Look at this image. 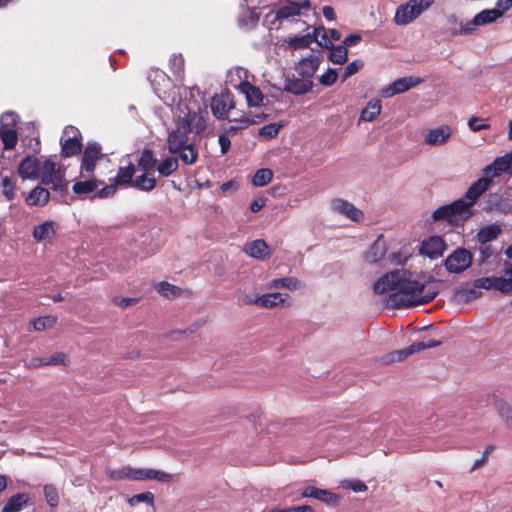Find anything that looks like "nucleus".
<instances>
[{"label": "nucleus", "instance_id": "1", "mask_svg": "<svg viewBox=\"0 0 512 512\" xmlns=\"http://www.w3.org/2000/svg\"><path fill=\"white\" fill-rule=\"evenodd\" d=\"M407 269H396L380 277L373 285L375 294L390 293L389 302L399 307L423 305L431 302L439 293L437 281L430 276L427 283L412 278Z\"/></svg>", "mask_w": 512, "mask_h": 512}, {"label": "nucleus", "instance_id": "2", "mask_svg": "<svg viewBox=\"0 0 512 512\" xmlns=\"http://www.w3.org/2000/svg\"><path fill=\"white\" fill-rule=\"evenodd\" d=\"M473 215V210H469V205L460 199L450 204L438 207L432 213L435 222H446L452 227H462Z\"/></svg>", "mask_w": 512, "mask_h": 512}, {"label": "nucleus", "instance_id": "3", "mask_svg": "<svg viewBox=\"0 0 512 512\" xmlns=\"http://www.w3.org/2000/svg\"><path fill=\"white\" fill-rule=\"evenodd\" d=\"M157 162L150 149H144L141 152L137 166L143 173L135 178V189L150 192L156 187L154 172L157 169Z\"/></svg>", "mask_w": 512, "mask_h": 512}, {"label": "nucleus", "instance_id": "4", "mask_svg": "<svg viewBox=\"0 0 512 512\" xmlns=\"http://www.w3.org/2000/svg\"><path fill=\"white\" fill-rule=\"evenodd\" d=\"M39 177L43 185L49 186L54 192L65 197L68 191L69 181L66 179L65 170H62L57 163L45 160L40 168Z\"/></svg>", "mask_w": 512, "mask_h": 512}, {"label": "nucleus", "instance_id": "5", "mask_svg": "<svg viewBox=\"0 0 512 512\" xmlns=\"http://www.w3.org/2000/svg\"><path fill=\"white\" fill-rule=\"evenodd\" d=\"M500 17L501 15L498 10L486 9L476 14L472 21L463 24L462 22H458L456 15L452 14L448 17V22L458 27L450 28V33L454 36L470 34L475 30V26L492 23Z\"/></svg>", "mask_w": 512, "mask_h": 512}, {"label": "nucleus", "instance_id": "6", "mask_svg": "<svg viewBox=\"0 0 512 512\" xmlns=\"http://www.w3.org/2000/svg\"><path fill=\"white\" fill-rule=\"evenodd\" d=\"M435 0H409L396 9L394 22L397 25H407L416 20L423 12L429 9Z\"/></svg>", "mask_w": 512, "mask_h": 512}, {"label": "nucleus", "instance_id": "7", "mask_svg": "<svg viewBox=\"0 0 512 512\" xmlns=\"http://www.w3.org/2000/svg\"><path fill=\"white\" fill-rule=\"evenodd\" d=\"M115 479H131V480H148L153 479L159 482L167 483L172 480V475L156 469H134L124 467L116 475H112Z\"/></svg>", "mask_w": 512, "mask_h": 512}, {"label": "nucleus", "instance_id": "8", "mask_svg": "<svg viewBox=\"0 0 512 512\" xmlns=\"http://www.w3.org/2000/svg\"><path fill=\"white\" fill-rule=\"evenodd\" d=\"M191 130L189 129V123L179 117L175 123V129H173L167 139V147L168 150L175 154L178 153L185 145L189 143V134Z\"/></svg>", "mask_w": 512, "mask_h": 512}, {"label": "nucleus", "instance_id": "9", "mask_svg": "<svg viewBox=\"0 0 512 512\" xmlns=\"http://www.w3.org/2000/svg\"><path fill=\"white\" fill-rule=\"evenodd\" d=\"M61 143V156L69 158L78 155L82 150V134L74 126H66L63 132Z\"/></svg>", "mask_w": 512, "mask_h": 512}, {"label": "nucleus", "instance_id": "10", "mask_svg": "<svg viewBox=\"0 0 512 512\" xmlns=\"http://www.w3.org/2000/svg\"><path fill=\"white\" fill-rule=\"evenodd\" d=\"M473 262L472 253L465 248L454 250L444 262V266L449 273L460 274L467 270Z\"/></svg>", "mask_w": 512, "mask_h": 512}, {"label": "nucleus", "instance_id": "11", "mask_svg": "<svg viewBox=\"0 0 512 512\" xmlns=\"http://www.w3.org/2000/svg\"><path fill=\"white\" fill-rule=\"evenodd\" d=\"M441 345V341L430 339L428 341H418L414 342L408 347H405L401 350L394 351L390 354H388L385 358V361L387 363L394 362V361H403L407 357L418 353L424 349L428 348H435Z\"/></svg>", "mask_w": 512, "mask_h": 512}, {"label": "nucleus", "instance_id": "12", "mask_svg": "<svg viewBox=\"0 0 512 512\" xmlns=\"http://www.w3.org/2000/svg\"><path fill=\"white\" fill-rule=\"evenodd\" d=\"M475 288H481L485 290H496L505 295L512 293V279H506L504 277H481L473 281Z\"/></svg>", "mask_w": 512, "mask_h": 512}, {"label": "nucleus", "instance_id": "13", "mask_svg": "<svg viewBox=\"0 0 512 512\" xmlns=\"http://www.w3.org/2000/svg\"><path fill=\"white\" fill-rule=\"evenodd\" d=\"M235 106L233 95L227 91L216 94L211 100V110L218 119H227L228 113Z\"/></svg>", "mask_w": 512, "mask_h": 512}, {"label": "nucleus", "instance_id": "14", "mask_svg": "<svg viewBox=\"0 0 512 512\" xmlns=\"http://www.w3.org/2000/svg\"><path fill=\"white\" fill-rule=\"evenodd\" d=\"M423 80L419 77H402L397 80H395L392 84H390L388 87L382 89L381 95L384 98H390L397 94L404 93L417 85L421 84Z\"/></svg>", "mask_w": 512, "mask_h": 512}, {"label": "nucleus", "instance_id": "15", "mask_svg": "<svg viewBox=\"0 0 512 512\" xmlns=\"http://www.w3.org/2000/svg\"><path fill=\"white\" fill-rule=\"evenodd\" d=\"M103 156L101 146L98 143H88L82 157L81 172L88 176L95 170L97 160Z\"/></svg>", "mask_w": 512, "mask_h": 512}, {"label": "nucleus", "instance_id": "16", "mask_svg": "<svg viewBox=\"0 0 512 512\" xmlns=\"http://www.w3.org/2000/svg\"><path fill=\"white\" fill-rule=\"evenodd\" d=\"M241 12L237 17L238 26L245 30L254 29L259 22L260 14L256 8H251L248 5V0H241L239 4Z\"/></svg>", "mask_w": 512, "mask_h": 512}, {"label": "nucleus", "instance_id": "17", "mask_svg": "<svg viewBox=\"0 0 512 512\" xmlns=\"http://www.w3.org/2000/svg\"><path fill=\"white\" fill-rule=\"evenodd\" d=\"M301 496L303 498H315L330 506H336L340 501V496L338 494H335L328 489H321L315 486L305 487L301 492Z\"/></svg>", "mask_w": 512, "mask_h": 512}, {"label": "nucleus", "instance_id": "18", "mask_svg": "<svg viewBox=\"0 0 512 512\" xmlns=\"http://www.w3.org/2000/svg\"><path fill=\"white\" fill-rule=\"evenodd\" d=\"M512 152H508L501 157H497L491 164L485 167V175L498 177L502 173L512 175Z\"/></svg>", "mask_w": 512, "mask_h": 512}, {"label": "nucleus", "instance_id": "19", "mask_svg": "<svg viewBox=\"0 0 512 512\" xmlns=\"http://www.w3.org/2000/svg\"><path fill=\"white\" fill-rule=\"evenodd\" d=\"M491 180L488 178H480L475 181L465 192L460 200L469 205V210H472L477 199L489 188Z\"/></svg>", "mask_w": 512, "mask_h": 512}, {"label": "nucleus", "instance_id": "20", "mask_svg": "<svg viewBox=\"0 0 512 512\" xmlns=\"http://www.w3.org/2000/svg\"><path fill=\"white\" fill-rule=\"evenodd\" d=\"M255 304L264 308L291 306V297L287 293H268L257 297Z\"/></svg>", "mask_w": 512, "mask_h": 512}, {"label": "nucleus", "instance_id": "21", "mask_svg": "<svg viewBox=\"0 0 512 512\" xmlns=\"http://www.w3.org/2000/svg\"><path fill=\"white\" fill-rule=\"evenodd\" d=\"M41 163L38 158L32 155L26 156L20 162L18 166L19 176L25 179H37L39 178Z\"/></svg>", "mask_w": 512, "mask_h": 512}, {"label": "nucleus", "instance_id": "22", "mask_svg": "<svg viewBox=\"0 0 512 512\" xmlns=\"http://www.w3.org/2000/svg\"><path fill=\"white\" fill-rule=\"evenodd\" d=\"M332 208L335 212L342 214L354 222H360L364 218L363 212L355 207L352 203L343 199H335L332 201Z\"/></svg>", "mask_w": 512, "mask_h": 512}, {"label": "nucleus", "instance_id": "23", "mask_svg": "<svg viewBox=\"0 0 512 512\" xmlns=\"http://www.w3.org/2000/svg\"><path fill=\"white\" fill-rule=\"evenodd\" d=\"M387 253V243L381 234L364 253V261L369 264L379 262Z\"/></svg>", "mask_w": 512, "mask_h": 512}, {"label": "nucleus", "instance_id": "24", "mask_svg": "<svg viewBox=\"0 0 512 512\" xmlns=\"http://www.w3.org/2000/svg\"><path fill=\"white\" fill-rule=\"evenodd\" d=\"M313 87L312 80L300 78H286L285 86L283 91L294 94V95H304L311 91Z\"/></svg>", "mask_w": 512, "mask_h": 512}, {"label": "nucleus", "instance_id": "25", "mask_svg": "<svg viewBox=\"0 0 512 512\" xmlns=\"http://www.w3.org/2000/svg\"><path fill=\"white\" fill-rule=\"evenodd\" d=\"M446 244L440 236H432L422 242L421 252L430 258L442 256Z\"/></svg>", "mask_w": 512, "mask_h": 512}, {"label": "nucleus", "instance_id": "26", "mask_svg": "<svg viewBox=\"0 0 512 512\" xmlns=\"http://www.w3.org/2000/svg\"><path fill=\"white\" fill-rule=\"evenodd\" d=\"M239 89L245 95L248 106L259 107L262 105L264 95L258 87L244 81L239 85Z\"/></svg>", "mask_w": 512, "mask_h": 512}, {"label": "nucleus", "instance_id": "27", "mask_svg": "<svg viewBox=\"0 0 512 512\" xmlns=\"http://www.w3.org/2000/svg\"><path fill=\"white\" fill-rule=\"evenodd\" d=\"M452 130L448 125H442L435 129H431L426 137L425 143L430 146H440L447 142L451 137Z\"/></svg>", "mask_w": 512, "mask_h": 512}, {"label": "nucleus", "instance_id": "28", "mask_svg": "<svg viewBox=\"0 0 512 512\" xmlns=\"http://www.w3.org/2000/svg\"><path fill=\"white\" fill-rule=\"evenodd\" d=\"M243 251L256 259L264 260L270 256V250L267 243L262 239H257L252 242L247 243Z\"/></svg>", "mask_w": 512, "mask_h": 512}, {"label": "nucleus", "instance_id": "29", "mask_svg": "<svg viewBox=\"0 0 512 512\" xmlns=\"http://www.w3.org/2000/svg\"><path fill=\"white\" fill-rule=\"evenodd\" d=\"M319 64V59L317 57L311 56L308 58H303L296 66L295 70L298 76L304 79L312 80L319 67Z\"/></svg>", "mask_w": 512, "mask_h": 512}, {"label": "nucleus", "instance_id": "30", "mask_svg": "<svg viewBox=\"0 0 512 512\" xmlns=\"http://www.w3.org/2000/svg\"><path fill=\"white\" fill-rule=\"evenodd\" d=\"M135 165L129 163L128 166L119 167L117 175L110 179L114 181L117 186H130L135 188Z\"/></svg>", "mask_w": 512, "mask_h": 512}, {"label": "nucleus", "instance_id": "31", "mask_svg": "<svg viewBox=\"0 0 512 512\" xmlns=\"http://www.w3.org/2000/svg\"><path fill=\"white\" fill-rule=\"evenodd\" d=\"M50 200V192L41 186L31 190L26 198V203L30 206H45Z\"/></svg>", "mask_w": 512, "mask_h": 512}, {"label": "nucleus", "instance_id": "32", "mask_svg": "<svg viewBox=\"0 0 512 512\" xmlns=\"http://www.w3.org/2000/svg\"><path fill=\"white\" fill-rule=\"evenodd\" d=\"M29 500V495L26 493L15 494L8 499L2 508V512H19L28 505Z\"/></svg>", "mask_w": 512, "mask_h": 512}, {"label": "nucleus", "instance_id": "33", "mask_svg": "<svg viewBox=\"0 0 512 512\" xmlns=\"http://www.w3.org/2000/svg\"><path fill=\"white\" fill-rule=\"evenodd\" d=\"M103 184V181L93 178L75 182L72 186V190L76 195L83 196L95 192L99 186Z\"/></svg>", "mask_w": 512, "mask_h": 512}, {"label": "nucleus", "instance_id": "34", "mask_svg": "<svg viewBox=\"0 0 512 512\" xmlns=\"http://www.w3.org/2000/svg\"><path fill=\"white\" fill-rule=\"evenodd\" d=\"M494 407L506 426L512 429V407L504 399L494 396Z\"/></svg>", "mask_w": 512, "mask_h": 512}, {"label": "nucleus", "instance_id": "35", "mask_svg": "<svg viewBox=\"0 0 512 512\" xmlns=\"http://www.w3.org/2000/svg\"><path fill=\"white\" fill-rule=\"evenodd\" d=\"M189 123V129L197 134H200L206 130L207 122L206 118L196 112H189L186 116L181 117Z\"/></svg>", "mask_w": 512, "mask_h": 512}, {"label": "nucleus", "instance_id": "36", "mask_svg": "<svg viewBox=\"0 0 512 512\" xmlns=\"http://www.w3.org/2000/svg\"><path fill=\"white\" fill-rule=\"evenodd\" d=\"M501 233L500 226L496 224H491L482 227L477 233V240L480 244H486L495 240L498 235Z\"/></svg>", "mask_w": 512, "mask_h": 512}, {"label": "nucleus", "instance_id": "37", "mask_svg": "<svg viewBox=\"0 0 512 512\" xmlns=\"http://www.w3.org/2000/svg\"><path fill=\"white\" fill-rule=\"evenodd\" d=\"M381 101L372 99L368 102L367 106L361 111L360 120L373 121L381 113Z\"/></svg>", "mask_w": 512, "mask_h": 512}, {"label": "nucleus", "instance_id": "38", "mask_svg": "<svg viewBox=\"0 0 512 512\" xmlns=\"http://www.w3.org/2000/svg\"><path fill=\"white\" fill-rule=\"evenodd\" d=\"M0 138L5 150L14 149L18 142V134L16 130L10 127L0 128Z\"/></svg>", "mask_w": 512, "mask_h": 512}, {"label": "nucleus", "instance_id": "39", "mask_svg": "<svg viewBox=\"0 0 512 512\" xmlns=\"http://www.w3.org/2000/svg\"><path fill=\"white\" fill-rule=\"evenodd\" d=\"M54 234L53 222L46 221L33 229V237L37 242H42Z\"/></svg>", "mask_w": 512, "mask_h": 512}, {"label": "nucleus", "instance_id": "40", "mask_svg": "<svg viewBox=\"0 0 512 512\" xmlns=\"http://www.w3.org/2000/svg\"><path fill=\"white\" fill-rule=\"evenodd\" d=\"M330 53L328 55V59L334 64H344L348 59V49L343 45L335 46L332 44V47L328 48Z\"/></svg>", "mask_w": 512, "mask_h": 512}, {"label": "nucleus", "instance_id": "41", "mask_svg": "<svg viewBox=\"0 0 512 512\" xmlns=\"http://www.w3.org/2000/svg\"><path fill=\"white\" fill-rule=\"evenodd\" d=\"M314 41H317V34L307 33L291 38L288 43L294 49H302L309 47Z\"/></svg>", "mask_w": 512, "mask_h": 512}, {"label": "nucleus", "instance_id": "42", "mask_svg": "<svg viewBox=\"0 0 512 512\" xmlns=\"http://www.w3.org/2000/svg\"><path fill=\"white\" fill-rule=\"evenodd\" d=\"M300 281L295 277H284L272 280L270 288H287L289 290H296L300 288Z\"/></svg>", "mask_w": 512, "mask_h": 512}, {"label": "nucleus", "instance_id": "43", "mask_svg": "<svg viewBox=\"0 0 512 512\" xmlns=\"http://www.w3.org/2000/svg\"><path fill=\"white\" fill-rule=\"evenodd\" d=\"M178 160L174 157H168L157 165V171L161 176L168 177L178 169Z\"/></svg>", "mask_w": 512, "mask_h": 512}, {"label": "nucleus", "instance_id": "44", "mask_svg": "<svg viewBox=\"0 0 512 512\" xmlns=\"http://www.w3.org/2000/svg\"><path fill=\"white\" fill-rule=\"evenodd\" d=\"M273 172L268 168H262L255 172L252 178V184L256 187H263L271 182Z\"/></svg>", "mask_w": 512, "mask_h": 512}, {"label": "nucleus", "instance_id": "45", "mask_svg": "<svg viewBox=\"0 0 512 512\" xmlns=\"http://www.w3.org/2000/svg\"><path fill=\"white\" fill-rule=\"evenodd\" d=\"M178 153L181 161L186 165L194 164L198 159V151L193 144H188L183 147Z\"/></svg>", "mask_w": 512, "mask_h": 512}, {"label": "nucleus", "instance_id": "46", "mask_svg": "<svg viewBox=\"0 0 512 512\" xmlns=\"http://www.w3.org/2000/svg\"><path fill=\"white\" fill-rule=\"evenodd\" d=\"M234 121H236L237 124L231 125L225 130V133L228 134L229 136H234L238 132L248 128L249 126L257 124V120L249 119V117H243L238 120L234 119Z\"/></svg>", "mask_w": 512, "mask_h": 512}, {"label": "nucleus", "instance_id": "47", "mask_svg": "<svg viewBox=\"0 0 512 512\" xmlns=\"http://www.w3.org/2000/svg\"><path fill=\"white\" fill-rule=\"evenodd\" d=\"M156 291L164 297H177L181 293L178 286L172 285L166 281H162L155 286Z\"/></svg>", "mask_w": 512, "mask_h": 512}, {"label": "nucleus", "instance_id": "48", "mask_svg": "<svg viewBox=\"0 0 512 512\" xmlns=\"http://www.w3.org/2000/svg\"><path fill=\"white\" fill-rule=\"evenodd\" d=\"M57 322V317L55 316H43L34 319L31 323L33 325L34 330L42 331L47 328H52Z\"/></svg>", "mask_w": 512, "mask_h": 512}, {"label": "nucleus", "instance_id": "49", "mask_svg": "<svg viewBox=\"0 0 512 512\" xmlns=\"http://www.w3.org/2000/svg\"><path fill=\"white\" fill-rule=\"evenodd\" d=\"M301 9H299V7H296L294 5H286V6H282L280 7L277 11H276V19L277 20H283V19H288V18H291V17H296V16H300L301 15Z\"/></svg>", "mask_w": 512, "mask_h": 512}, {"label": "nucleus", "instance_id": "50", "mask_svg": "<svg viewBox=\"0 0 512 512\" xmlns=\"http://www.w3.org/2000/svg\"><path fill=\"white\" fill-rule=\"evenodd\" d=\"M46 502L51 507H56L59 504V494L55 486L47 484L43 488Z\"/></svg>", "mask_w": 512, "mask_h": 512}, {"label": "nucleus", "instance_id": "51", "mask_svg": "<svg viewBox=\"0 0 512 512\" xmlns=\"http://www.w3.org/2000/svg\"><path fill=\"white\" fill-rule=\"evenodd\" d=\"M282 127L283 125L278 123L267 124L259 130V136L268 140L273 139L278 135Z\"/></svg>", "mask_w": 512, "mask_h": 512}, {"label": "nucleus", "instance_id": "52", "mask_svg": "<svg viewBox=\"0 0 512 512\" xmlns=\"http://www.w3.org/2000/svg\"><path fill=\"white\" fill-rule=\"evenodd\" d=\"M480 257L478 259V264L483 265L492 257L497 254L496 249L491 244H480L479 247Z\"/></svg>", "mask_w": 512, "mask_h": 512}, {"label": "nucleus", "instance_id": "53", "mask_svg": "<svg viewBox=\"0 0 512 512\" xmlns=\"http://www.w3.org/2000/svg\"><path fill=\"white\" fill-rule=\"evenodd\" d=\"M364 66V62L361 59H355L350 62L344 69L342 74V82L346 81L349 77L356 74L362 67Z\"/></svg>", "mask_w": 512, "mask_h": 512}, {"label": "nucleus", "instance_id": "54", "mask_svg": "<svg viewBox=\"0 0 512 512\" xmlns=\"http://www.w3.org/2000/svg\"><path fill=\"white\" fill-rule=\"evenodd\" d=\"M312 34H317V44L323 48L332 47L331 39L328 37L327 32L323 26L314 29Z\"/></svg>", "mask_w": 512, "mask_h": 512}, {"label": "nucleus", "instance_id": "55", "mask_svg": "<svg viewBox=\"0 0 512 512\" xmlns=\"http://www.w3.org/2000/svg\"><path fill=\"white\" fill-rule=\"evenodd\" d=\"M116 190H117V185L115 184L114 181H111L110 185H107L101 189H97L95 191L93 198L105 199V198L112 197L115 194Z\"/></svg>", "mask_w": 512, "mask_h": 512}, {"label": "nucleus", "instance_id": "56", "mask_svg": "<svg viewBox=\"0 0 512 512\" xmlns=\"http://www.w3.org/2000/svg\"><path fill=\"white\" fill-rule=\"evenodd\" d=\"M140 502H146L148 505L152 506L154 504V495H153V493H151V492H143V493H140V494H136V495L132 496L129 499V503L131 505H135V504H138Z\"/></svg>", "mask_w": 512, "mask_h": 512}, {"label": "nucleus", "instance_id": "57", "mask_svg": "<svg viewBox=\"0 0 512 512\" xmlns=\"http://www.w3.org/2000/svg\"><path fill=\"white\" fill-rule=\"evenodd\" d=\"M66 355L64 353H57L53 355L49 360L37 359V363L33 366H44V365H56L59 363H65Z\"/></svg>", "mask_w": 512, "mask_h": 512}, {"label": "nucleus", "instance_id": "58", "mask_svg": "<svg viewBox=\"0 0 512 512\" xmlns=\"http://www.w3.org/2000/svg\"><path fill=\"white\" fill-rule=\"evenodd\" d=\"M338 78V73L336 69L329 68L321 77L320 83L323 86L329 87L332 86Z\"/></svg>", "mask_w": 512, "mask_h": 512}, {"label": "nucleus", "instance_id": "59", "mask_svg": "<svg viewBox=\"0 0 512 512\" xmlns=\"http://www.w3.org/2000/svg\"><path fill=\"white\" fill-rule=\"evenodd\" d=\"M3 195L8 201H12L15 198V187L10 178L5 177L2 179Z\"/></svg>", "mask_w": 512, "mask_h": 512}, {"label": "nucleus", "instance_id": "60", "mask_svg": "<svg viewBox=\"0 0 512 512\" xmlns=\"http://www.w3.org/2000/svg\"><path fill=\"white\" fill-rule=\"evenodd\" d=\"M410 254L406 250H400L398 252H393L390 256V262L395 265H404Z\"/></svg>", "mask_w": 512, "mask_h": 512}, {"label": "nucleus", "instance_id": "61", "mask_svg": "<svg viewBox=\"0 0 512 512\" xmlns=\"http://www.w3.org/2000/svg\"><path fill=\"white\" fill-rule=\"evenodd\" d=\"M494 446L493 445H489L486 447V449L484 450L483 454L481 455V458L479 459H476L471 467V471H474L478 468H480L482 465H484L487 460H488V456L489 454L494 450Z\"/></svg>", "mask_w": 512, "mask_h": 512}, {"label": "nucleus", "instance_id": "62", "mask_svg": "<svg viewBox=\"0 0 512 512\" xmlns=\"http://www.w3.org/2000/svg\"><path fill=\"white\" fill-rule=\"evenodd\" d=\"M18 118L19 116L14 113V112H6L5 114H3L2 116V127H10L12 128L13 126L16 125L17 121H18Z\"/></svg>", "mask_w": 512, "mask_h": 512}, {"label": "nucleus", "instance_id": "63", "mask_svg": "<svg viewBox=\"0 0 512 512\" xmlns=\"http://www.w3.org/2000/svg\"><path fill=\"white\" fill-rule=\"evenodd\" d=\"M270 512H315L314 509L309 505H301L296 507H290L286 509L274 508Z\"/></svg>", "mask_w": 512, "mask_h": 512}, {"label": "nucleus", "instance_id": "64", "mask_svg": "<svg viewBox=\"0 0 512 512\" xmlns=\"http://www.w3.org/2000/svg\"><path fill=\"white\" fill-rule=\"evenodd\" d=\"M229 137L230 136L225 132L219 135L218 143L220 145L221 153L223 155L226 154L231 147V141Z\"/></svg>", "mask_w": 512, "mask_h": 512}]
</instances>
